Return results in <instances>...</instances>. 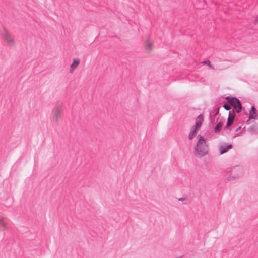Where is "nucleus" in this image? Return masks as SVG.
Here are the masks:
<instances>
[{
    "mask_svg": "<svg viewBox=\"0 0 258 258\" xmlns=\"http://www.w3.org/2000/svg\"><path fill=\"white\" fill-rule=\"evenodd\" d=\"M232 177L236 179L243 175V170L240 167H234L231 171Z\"/></svg>",
    "mask_w": 258,
    "mask_h": 258,
    "instance_id": "5",
    "label": "nucleus"
},
{
    "mask_svg": "<svg viewBox=\"0 0 258 258\" xmlns=\"http://www.w3.org/2000/svg\"><path fill=\"white\" fill-rule=\"evenodd\" d=\"M179 201H181L183 204H188L189 202V200L186 198H180L178 199Z\"/></svg>",
    "mask_w": 258,
    "mask_h": 258,
    "instance_id": "13",
    "label": "nucleus"
},
{
    "mask_svg": "<svg viewBox=\"0 0 258 258\" xmlns=\"http://www.w3.org/2000/svg\"><path fill=\"white\" fill-rule=\"evenodd\" d=\"M232 148V145L231 144H224L221 145L219 147V150L220 154H223L227 152L229 150Z\"/></svg>",
    "mask_w": 258,
    "mask_h": 258,
    "instance_id": "7",
    "label": "nucleus"
},
{
    "mask_svg": "<svg viewBox=\"0 0 258 258\" xmlns=\"http://www.w3.org/2000/svg\"><path fill=\"white\" fill-rule=\"evenodd\" d=\"M240 135H241L240 134L237 133V134H236L235 136H240Z\"/></svg>",
    "mask_w": 258,
    "mask_h": 258,
    "instance_id": "20",
    "label": "nucleus"
},
{
    "mask_svg": "<svg viewBox=\"0 0 258 258\" xmlns=\"http://www.w3.org/2000/svg\"><path fill=\"white\" fill-rule=\"evenodd\" d=\"M249 118L255 120L258 119L257 111L254 106H252L249 111Z\"/></svg>",
    "mask_w": 258,
    "mask_h": 258,
    "instance_id": "6",
    "label": "nucleus"
},
{
    "mask_svg": "<svg viewBox=\"0 0 258 258\" xmlns=\"http://www.w3.org/2000/svg\"><path fill=\"white\" fill-rule=\"evenodd\" d=\"M5 227V222L3 220V218L0 216V227L4 228Z\"/></svg>",
    "mask_w": 258,
    "mask_h": 258,
    "instance_id": "14",
    "label": "nucleus"
},
{
    "mask_svg": "<svg viewBox=\"0 0 258 258\" xmlns=\"http://www.w3.org/2000/svg\"><path fill=\"white\" fill-rule=\"evenodd\" d=\"M233 120L234 119L228 118L226 127L230 126L233 123Z\"/></svg>",
    "mask_w": 258,
    "mask_h": 258,
    "instance_id": "16",
    "label": "nucleus"
},
{
    "mask_svg": "<svg viewBox=\"0 0 258 258\" xmlns=\"http://www.w3.org/2000/svg\"><path fill=\"white\" fill-rule=\"evenodd\" d=\"M2 36L7 44L10 46L15 45V41L12 35L6 29H4L2 33Z\"/></svg>",
    "mask_w": 258,
    "mask_h": 258,
    "instance_id": "3",
    "label": "nucleus"
},
{
    "mask_svg": "<svg viewBox=\"0 0 258 258\" xmlns=\"http://www.w3.org/2000/svg\"><path fill=\"white\" fill-rule=\"evenodd\" d=\"M197 130L196 128H192L191 130L190 131L188 138L190 140H191L193 139V138L195 137L196 133Z\"/></svg>",
    "mask_w": 258,
    "mask_h": 258,
    "instance_id": "11",
    "label": "nucleus"
},
{
    "mask_svg": "<svg viewBox=\"0 0 258 258\" xmlns=\"http://www.w3.org/2000/svg\"><path fill=\"white\" fill-rule=\"evenodd\" d=\"M235 117V113L233 110L230 111L229 113L228 118L234 119Z\"/></svg>",
    "mask_w": 258,
    "mask_h": 258,
    "instance_id": "15",
    "label": "nucleus"
},
{
    "mask_svg": "<svg viewBox=\"0 0 258 258\" xmlns=\"http://www.w3.org/2000/svg\"><path fill=\"white\" fill-rule=\"evenodd\" d=\"M241 127H239L238 128H237L236 130V131H238V130H239V129H240Z\"/></svg>",
    "mask_w": 258,
    "mask_h": 258,
    "instance_id": "19",
    "label": "nucleus"
},
{
    "mask_svg": "<svg viewBox=\"0 0 258 258\" xmlns=\"http://www.w3.org/2000/svg\"><path fill=\"white\" fill-rule=\"evenodd\" d=\"M223 122H219V123L216 125V126H215V130H214L215 132V133H218V132H219L220 131V130H221V128L222 126H223Z\"/></svg>",
    "mask_w": 258,
    "mask_h": 258,
    "instance_id": "12",
    "label": "nucleus"
},
{
    "mask_svg": "<svg viewBox=\"0 0 258 258\" xmlns=\"http://www.w3.org/2000/svg\"><path fill=\"white\" fill-rule=\"evenodd\" d=\"M226 99L228 100V103L236 110L237 113H239L242 109V106L240 101L234 97L229 98L227 97Z\"/></svg>",
    "mask_w": 258,
    "mask_h": 258,
    "instance_id": "2",
    "label": "nucleus"
},
{
    "mask_svg": "<svg viewBox=\"0 0 258 258\" xmlns=\"http://www.w3.org/2000/svg\"><path fill=\"white\" fill-rule=\"evenodd\" d=\"M62 109L60 106H56L53 110V114L52 117L51 121L53 123H56L60 119L61 116Z\"/></svg>",
    "mask_w": 258,
    "mask_h": 258,
    "instance_id": "4",
    "label": "nucleus"
},
{
    "mask_svg": "<svg viewBox=\"0 0 258 258\" xmlns=\"http://www.w3.org/2000/svg\"><path fill=\"white\" fill-rule=\"evenodd\" d=\"M198 140L194 148V154L198 158H202L208 153V145L203 136L198 135Z\"/></svg>",
    "mask_w": 258,
    "mask_h": 258,
    "instance_id": "1",
    "label": "nucleus"
},
{
    "mask_svg": "<svg viewBox=\"0 0 258 258\" xmlns=\"http://www.w3.org/2000/svg\"><path fill=\"white\" fill-rule=\"evenodd\" d=\"M223 107L226 110H229L230 111L231 109V105L229 104H225L223 105Z\"/></svg>",
    "mask_w": 258,
    "mask_h": 258,
    "instance_id": "17",
    "label": "nucleus"
},
{
    "mask_svg": "<svg viewBox=\"0 0 258 258\" xmlns=\"http://www.w3.org/2000/svg\"><path fill=\"white\" fill-rule=\"evenodd\" d=\"M146 49L148 50H151L152 49V43L150 40L146 41L145 43Z\"/></svg>",
    "mask_w": 258,
    "mask_h": 258,
    "instance_id": "10",
    "label": "nucleus"
},
{
    "mask_svg": "<svg viewBox=\"0 0 258 258\" xmlns=\"http://www.w3.org/2000/svg\"><path fill=\"white\" fill-rule=\"evenodd\" d=\"M202 63L203 64H207L210 67L212 68L213 69H214L212 67L211 64H210V61L209 60H206V61H204L202 62Z\"/></svg>",
    "mask_w": 258,
    "mask_h": 258,
    "instance_id": "18",
    "label": "nucleus"
},
{
    "mask_svg": "<svg viewBox=\"0 0 258 258\" xmlns=\"http://www.w3.org/2000/svg\"><path fill=\"white\" fill-rule=\"evenodd\" d=\"M204 120V118L202 115H199L196 119V123L195 125L192 127L194 128H196V130H197L199 128Z\"/></svg>",
    "mask_w": 258,
    "mask_h": 258,
    "instance_id": "8",
    "label": "nucleus"
},
{
    "mask_svg": "<svg viewBox=\"0 0 258 258\" xmlns=\"http://www.w3.org/2000/svg\"><path fill=\"white\" fill-rule=\"evenodd\" d=\"M80 62V60L79 58H74L73 60V62L71 64L70 68V72L73 73L76 68L78 66Z\"/></svg>",
    "mask_w": 258,
    "mask_h": 258,
    "instance_id": "9",
    "label": "nucleus"
}]
</instances>
